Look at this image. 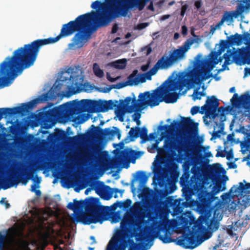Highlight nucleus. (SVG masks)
<instances>
[{"instance_id":"nucleus-40","label":"nucleus","mask_w":250,"mask_h":250,"mask_svg":"<svg viewBox=\"0 0 250 250\" xmlns=\"http://www.w3.org/2000/svg\"><path fill=\"white\" fill-rule=\"evenodd\" d=\"M58 110L57 107L49 109L44 113V117L47 119H51L54 117V110Z\"/></svg>"},{"instance_id":"nucleus-37","label":"nucleus","mask_w":250,"mask_h":250,"mask_svg":"<svg viewBox=\"0 0 250 250\" xmlns=\"http://www.w3.org/2000/svg\"><path fill=\"white\" fill-rule=\"evenodd\" d=\"M240 98L238 96V94L235 93L233 95V97L230 99V102L233 106H237V105H245V103H241L238 99Z\"/></svg>"},{"instance_id":"nucleus-41","label":"nucleus","mask_w":250,"mask_h":250,"mask_svg":"<svg viewBox=\"0 0 250 250\" xmlns=\"http://www.w3.org/2000/svg\"><path fill=\"white\" fill-rule=\"evenodd\" d=\"M39 187V185H36V184H33L31 186V191L35 192L37 196L41 195V191L40 190L36 189V188H38Z\"/></svg>"},{"instance_id":"nucleus-48","label":"nucleus","mask_w":250,"mask_h":250,"mask_svg":"<svg viewBox=\"0 0 250 250\" xmlns=\"http://www.w3.org/2000/svg\"><path fill=\"white\" fill-rule=\"evenodd\" d=\"M197 95H199V97H195L194 98V101H196V100H200L202 96H205L206 95V93L204 92H196Z\"/></svg>"},{"instance_id":"nucleus-57","label":"nucleus","mask_w":250,"mask_h":250,"mask_svg":"<svg viewBox=\"0 0 250 250\" xmlns=\"http://www.w3.org/2000/svg\"><path fill=\"white\" fill-rule=\"evenodd\" d=\"M148 23H141L139 25V29H143V28H144L145 27H146L147 25H148Z\"/></svg>"},{"instance_id":"nucleus-64","label":"nucleus","mask_w":250,"mask_h":250,"mask_svg":"<svg viewBox=\"0 0 250 250\" xmlns=\"http://www.w3.org/2000/svg\"><path fill=\"white\" fill-rule=\"evenodd\" d=\"M148 69V65H143L141 66V70L143 71H146Z\"/></svg>"},{"instance_id":"nucleus-16","label":"nucleus","mask_w":250,"mask_h":250,"mask_svg":"<svg viewBox=\"0 0 250 250\" xmlns=\"http://www.w3.org/2000/svg\"><path fill=\"white\" fill-rule=\"evenodd\" d=\"M77 105L88 108L92 112L101 111V102L84 99L77 102Z\"/></svg>"},{"instance_id":"nucleus-18","label":"nucleus","mask_w":250,"mask_h":250,"mask_svg":"<svg viewBox=\"0 0 250 250\" xmlns=\"http://www.w3.org/2000/svg\"><path fill=\"white\" fill-rule=\"evenodd\" d=\"M250 8V4L247 3L245 5L243 4L239 5L237 9L238 11L233 12V13L226 12L224 15V18L225 21H230L232 20L233 17L237 18L239 15L242 13L245 9Z\"/></svg>"},{"instance_id":"nucleus-43","label":"nucleus","mask_w":250,"mask_h":250,"mask_svg":"<svg viewBox=\"0 0 250 250\" xmlns=\"http://www.w3.org/2000/svg\"><path fill=\"white\" fill-rule=\"evenodd\" d=\"M200 112V107L197 106H193L190 110V113L194 115Z\"/></svg>"},{"instance_id":"nucleus-5","label":"nucleus","mask_w":250,"mask_h":250,"mask_svg":"<svg viewBox=\"0 0 250 250\" xmlns=\"http://www.w3.org/2000/svg\"><path fill=\"white\" fill-rule=\"evenodd\" d=\"M75 203V210L85 208L87 213L82 216V221L85 225L96 224L103 222L106 220L104 214L105 207L100 205L99 199L92 197H88L85 200H73Z\"/></svg>"},{"instance_id":"nucleus-33","label":"nucleus","mask_w":250,"mask_h":250,"mask_svg":"<svg viewBox=\"0 0 250 250\" xmlns=\"http://www.w3.org/2000/svg\"><path fill=\"white\" fill-rule=\"evenodd\" d=\"M93 71L97 77L99 78H102L104 76V72L101 69L99 65L97 63H94L93 65Z\"/></svg>"},{"instance_id":"nucleus-27","label":"nucleus","mask_w":250,"mask_h":250,"mask_svg":"<svg viewBox=\"0 0 250 250\" xmlns=\"http://www.w3.org/2000/svg\"><path fill=\"white\" fill-rule=\"evenodd\" d=\"M242 225L240 222L237 221L234 225L229 226L227 231L228 233L231 236H235L238 235L241 231Z\"/></svg>"},{"instance_id":"nucleus-63","label":"nucleus","mask_w":250,"mask_h":250,"mask_svg":"<svg viewBox=\"0 0 250 250\" xmlns=\"http://www.w3.org/2000/svg\"><path fill=\"white\" fill-rule=\"evenodd\" d=\"M216 157H224L225 154L222 152H218L217 153V154H216Z\"/></svg>"},{"instance_id":"nucleus-30","label":"nucleus","mask_w":250,"mask_h":250,"mask_svg":"<svg viewBox=\"0 0 250 250\" xmlns=\"http://www.w3.org/2000/svg\"><path fill=\"white\" fill-rule=\"evenodd\" d=\"M112 65L116 68L122 69L125 68L126 65V60L125 59H121L114 62Z\"/></svg>"},{"instance_id":"nucleus-56","label":"nucleus","mask_w":250,"mask_h":250,"mask_svg":"<svg viewBox=\"0 0 250 250\" xmlns=\"http://www.w3.org/2000/svg\"><path fill=\"white\" fill-rule=\"evenodd\" d=\"M144 75H145V77H146V80L147 79V80H150L151 79V76L152 75H151V74H150L148 72L146 73H144Z\"/></svg>"},{"instance_id":"nucleus-14","label":"nucleus","mask_w":250,"mask_h":250,"mask_svg":"<svg viewBox=\"0 0 250 250\" xmlns=\"http://www.w3.org/2000/svg\"><path fill=\"white\" fill-rule=\"evenodd\" d=\"M193 232L191 235L188 234L184 235L181 238L178 239L176 244L185 249H193L200 245L204 240L197 239L198 238Z\"/></svg>"},{"instance_id":"nucleus-50","label":"nucleus","mask_w":250,"mask_h":250,"mask_svg":"<svg viewBox=\"0 0 250 250\" xmlns=\"http://www.w3.org/2000/svg\"><path fill=\"white\" fill-rule=\"evenodd\" d=\"M67 208L69 209L75 211V203H74V202L73 203H69L67 206Z\"/></svg>"},{"instance_id":"nucleus-51","label":"nucleus","mask_w":250,"mask_h":250,"mask_svg":"<svg viewBox=\"0 0 250 250\" xmlns=\"http://www.w3.org/2000/svg\"><path fill=\"white\" fill-rule=\"evenodd\" d=\"M182 34L184 36H186L188 34V28L186 25H183L182 26Z\"/></svg>"},{"instance_id":"nucleus-29","label":"nucleus","mask_w":250,"mask_h":250,"mask_svg":"<svg viewBox=\"0 0 250 250\" xmlns=\"http://www.w3.org/2000/svg\"><path fill=\"white\" fill-rule=\"evenodd\" d=\"M212 190L209 191L212 195L213 198L214 196L218 194L219 192L224 190L226 189L225 186L222 187L221 182H216L213 186H212Z\"/></svg>"},{"instance_id":"nucleus-35","label":"nucleus","mask_w":250,"mask_h":250,"mask_svg":"<svg viewBox=\"0 0 250 250\" xmlns=\"http://www.w3.org/2000/svg\"><path fill=\"white\" fill-rule=\"evenodd\" d=\"M244 63L250 64V49L247 50L241 55Z\"/></svg>"},{"instance_id":"nucleus-49","label":"nucleus","mask_w":250,"mask_h":250,"mask_svg":"<svg viewBox=\"0 0 250 250\" xmlns=\"http://www.w3.org/2000/svg\"><path fill=\"white\" fill-rule=\"evenodd\" d=\"M133 120L134 121L139 122V119L141 118L140 113H136L133 115Z\"/></svg>"},{"instance_id":"nucleus-59","label":"nucleus","mask_w":250,"mask_h":250,"mask_svg":"<svg viewBox=\"0 0 250 250\" xmlns=\"http://www.w3.org/2000/svg\"><path fill=\"white\" fill-rule=\"evenodd\" d=\"M186 9H187V6L186 5L182 6V9H181V15L182 16H184V15L185 14Z\"/></svg>"},{"instance_id":"nucleus-42","label":"nucleus","mask_w":250,"mask_h":250,"mask_svg":"<svg viewBox=\"0 0 250 250\" xmlns=\"http://www.w3.org/2000/svg\"><path fill=\"white\" fill-rule=\"evenodd\" d=\"M123 208L125 209H127L129 208L132 203V201L129 199H127L125 201L123 202Z\"/></svg>"},{"instance_id":"nucleus-28","label":"nucleus","mask_w":250,"mask_h":250,"mask_svg":"<svg viewBox=\"0 0 250 250\" xmlns=\"http://www.w3.org/2000/svg\"><path fill=\"white\" fill-rule=\"evenodd\" d=\"M228 39H229V42L231 45H240L243 41V35L238 33L230 35L228 37Z\"/></svg>"},{"instance_id":"nucleus-62","label":"nucleus","mask_w":250,"mask_h":250,"mask_svg":"<svg viewBox=\"0 0 250 250\" xmlns=\"http://www.w3.org/2000/svg\"><path fill=\"white\" fill-rule=\"evenodd\" d=\"M250 189V183H246L245 184V191Z\"/></svg>"},{"instance_id":"nucleus-58","label":"nucleus","mask_w":250,"mask_h":250,"mask_svg":"<svg viewBox=\"0 0 250 250\" xmlns=\"http://www.w3.org/2000/svg\"><path fill=\"white\" fill-rule=\"evenodd\" d=\"M224 110H225L224 107H223V106L218 107H218L217 108V113L218 114V113H219V112L224 111Z\"/></svg>"},{"instance_id":"nucleus-19","label":"nucleus","mask_w":250,"mask_h":250,"mask_svg":"<svg viewBox=\"0 0 250 250\" xmlns=\"http://www.w3.org/2000/svg\"><path fill=\"white\" fill-rule=\"evenodd\" d=\"M137 71H134L133 73L130 74L127 78V82L128 83V85H137L139 84L140 83H144L146 82V77L145 75L144 74H140L139 76H136V73H137Z\"/></svg>"},{"instance_id":"nucleus-4","label":"nucleus","mask_w":250,"mask_h":250,"mask_svg":"<svg viewBox=\"0 0 250 250\" xmlns=\"http://www.w3.org/2000/svg\"><path fill=\"white\" fill-rule=\"evenodd\" d=\"M224 171L223 167L216 164L210 169L209 172L207 170L203 175V177L202 176L196 181L192 180L191 183L185 184L182 189L185 199L188 201L193 195H196L200 207L204 208L209 207L213 201L212 195L208 191L213 185L211 174H219Z\"/></svg>"},{"instance_id":"nucleus-11","label":"nucleus","mask_w":250,"mask_h":250,"mask_svg":"<svg viewBox=\"0 0 250 250\" xmlns=\"http://www.w3.org/2000/svg\"><path fill=\"white\" fill-rule=\"evenodd\" d=\"M148 130L146 126L139 127L138 126L131 128L128 133L127 137L130 138L131 141H134L135 139L140 137L141 139V143H145L151 140H154L156 138L155 133H151L147 135Z\"/></svg>"},{"instance_id":"nucleus-52","label":"nucleus","mask_w":250,"mask_h":250,"mask_svg":"<svg viewBox=\"0 0 250 250\" xmlns=\"http://www.w3.org/2000/svg\"><path fill=\"white\" fill-rule=\"evenodd\" d=\"M118 29H119V27H118V24L116 23H115L112 26L111 33L112 34L116 33L117 32V31L118 30Z\"/></svg>"},{"instance_id":"nucleus-23","label":"nucleus","mask_w":250,"mask_h":250,"mask_svg":"<svg viewBox=\"0 0 250 250\" xmlns=\"http://www.w3.org/2000/svg\"><path fill=\"white\" fill-rule=\"evenodd\" d=\"M164 232V235H161L159 231L157 232L155 235V237L158 238L163 243L165 244L175 241V240L171 238V233L168 229H165Z\"/></svg>"},{"instance_id":"nucleus-15","label":"nucleus","mask_w":250,"mask_h":250,"mask_svg":"<svg viewBox=\"0 0 250 250\" xmlns=\"http://www.w3.org/2000/svg\"><path fill=\"white\" fill-rule=\"evenodd\" d=\"M104 189H101L99 191L101 194L98 192L99 190L98 189H96V193L100 195L101 197L104 200H109L112 196L113 193H115L114 197L115 198H118V193L122 194L124 192V190H120L118 188H112L108 186L104 185Z\"/></svg>"},{"instance_id":"nucleus-44","label":"nucleus","mask_w":250,"mask_h":250,"mask_svg":"<svg viewBox=\"0 0 250 250\" xmlns=\"http://www.w3.org/2000/svg\"><path fill=\"white\" fill-rule=\"evenodd\" d=\"M5 239L6 236L5 235L2 234L0 232V250L2 249Z\"/></svg>"},{"instance_id":"nucleus-26","label":"nucleus","mask_w":250,"mask_h":250,"mask_svg":"<svg viewBox=\"0 0 250 250\" xmlns=\"http://www.w3.org/2000/svg\"><path fill=\"white\" fill-rule=\"evenodd\" d=\"M148 177L143 171H138L135 173V180L139 181V188H143L146 185Z\"/></svg>"},{"instance_id":"nucleus-17","label":"nucleus","mask_w":250,"mask_h":250,"mask_svg":"<svg viewBox=\"0 0 250 250\" xmlns=\"http://www.w3.org/2000/svg\"><path fill=\"white\" fill-rule=\"evenodd\" d=\"M207 171V168L204 167L198 166L196 164L193 165L191 169V172L193 174V175L191 177L190 181L187 184L191 183L192 180L197 181Z\"/></svg>"},{"instance_id":"nucleus-20","label":"nucleus","mask_w":250,"mask_h":250,"mask_svg":"<svg viewBox=\"0 0 250 250\" xmlns=\"http://www.w3.org/2000/svg\"><path fill=\"white\" fill-rule=\"evenodd\" d=\"M146 207L141 202H136L133 206L132 212L138 217H144L146 215Z\"/></svg>"},{"instance_id":"nucleus-22","label":"nucleus","mask_w":250,"mask_h":250,"mask_svg":"<svg viewBox=\"0 0 250 250\" xmlns=\"http://www.w3.org/2000/svg\"><path fill=\"white\" fill-rule=\"evenodd\" d=\"M90 128L93 129V132H95L97 131H100L102 134L105 136H109L113 137L116 135L117 133V129H118L117 127H113V129H110L109 128H106L104 129H102L99 127H96L94 125H92Z\"/></svg>"},{"instance_id":"nucleus-45","label":"nucleus","mask_w":250,"mask_h":250,"mask_svg":"<svg viewBox=\"0 0 250 250\" xmlns=\"http://www.w3.org/2000/svg\"><path fill=\"white\" fill-rule=\"evenodd\" d=\"M243 35V41L247 42H250V33L249 32H245Z\"/></svg>"},{"instance_id":"nucleus-9","label":"nucleus","mask_w":250,"mask_h":250,"mask_svg":"<svg viewBox=\"0 0 250 250\" xmlns=\"http://www.w3.org/2000/svg\"><path fill=\"white\" fill-rule=\"evenodd\" d=\"M181 121L174 120L170 125H159L158 129L160 131H174L180 128L183 132L189 133L197 128V123H195L190 118L181 117Z\"/></svg>"},{"instance_id":"nucleus-38","label":"nucleus","mask_w":250,"mask_h":250,"mask_svg":"<svg viewBox=\"0 0 250 250\" xmlns=\"http://www.w3.org/2000/svg\"><path fill=\"white\" fill-rule=\"evenodd\" d=\"M238 100L241 103H245V104H247L250 102V95L248 93L241 95Z\"/></svg>"},{"instance_id":"nucleus-46","label":"nucleus","mask_w":250,"mask_h":250,"mask_svg":"<svg viewBox=\"0 0 250 250\" xmlns=\"http://www.w3.org/2000/svg\"><path fill=\"white\" fill-rule=\"evenodd\" d=\"M152 0H149L146 3H147L149 1H150L149 4L148 5V6L147 7V9L148 10H150V11H154V5H153V2Z\"/></svg>"},{"instance_id":"nucleus-3","label":"nucleus","mask_w":250,"mask_h":250,"mask_svg":"<svg viewBox=\"0 0 250 250\" xmlns=\"http://www.w3.org/2000/svg\"><path fill=\"white\" fill-rule=\"evenodd\" d=\"M12 56L6 57L4 60L0 63V87L7 86L18 76V73H21L23 70H20L18 67L12 66ZM47 94H43L31 101L22 103L21 106L12 108H0V121L4 115L12 116L16 114L24 115L29 110L33 109L36 105L45 100Z\"/></svg>"},{"instance_id":"nucleus-60","label":"nucleus","mask_w":250,"mask_h":250,"mask_svg":"<svg viewBox=\"0 0 250 250\" xmlns=\"http://www.w3.org/2000/svg\"><path fill=\"white\" fill-rule=\"evenodd\" d=\"M116 204L117 205V207H118L120 208H123V201H118L116 203Z\"/></svg>"},{"instance_id":"nucleus-12","label":"nucleus","mask_w":250,"mask_h":250,"mask_svg":"<svg viewBox=\"0 0 250 250\" xmlns=\"http://www.w3.org/2000/svg\"><path fill=\"white\" fill-rule=\"evenodd\" d=\"M219 105V100L214 96L208 97L206 104L201 107L200 113H204L210 118L214 119L217 116V108Z\"/></svg>"},{"instance_id":"nucleus-2","label":"nucleus","mask_w":250,"mask_h":250,"mask_svg":"<svg viewBox=\"0 0 250 250\" xmlns=\"http://www.w3.org/2000/svg\"><path fill=\"white\" fill-rule=\"evenodd\" d=\"M212 69V66L209 69L194 68L188 72H179L177 79H167L152 93L149 91L140 93V98H148L150 107L157 106L163 102L167 104L174 103L178 98V94L174 91L182 90L192 83H198L208 80L212 76L210 72Z\"/></svg>"},{"instance_id":"nucleus-21","label":"nucleus","mask_w":250,"mask_h":250,"mask_svg":"<svg viewBox=\"0 0 250 250\" xmlns=\"http://www.w3.org/2000/svg\"><path fill=\"white\" fill-rule=\"evenodd\" d=\"M172 147L178 151L179 157L181 159H184L186 155L188 156L191 152L190 148L187 146H184L181 143L179 144H174Z\"/></svg>"},{"instance_id":"nucleus-25","label":"nucleus","mask_w":250,"mask_h":250,"mask_svg":"<svg viewBox=\"0 0 250 250\" xmlns=\"http://www.w3.org/2000/svg\"><path fill=\"white\" fill-rule=\"evenodd\" d=\"M63 111H65L67 113L71 115H76L79 112V109L77 106H73L71 104L67 102L60 106Z\"/></svg>"},{"instance_id":"nucleus-7","label":"nucleus","mask_w":250,"mask_h":250,"mask_svg":"<svg viewBox=\"0 0 250 250\" xmlns=\"http://www.w3.org/2000/svg\"><path fill=\"white\" fill-rule=\"evenodd\" d=\"M133 98L130 97H126L125 100H120L119 109L116 111V114L118 117L119 120L121 122L124 121V116L126 112L131 113L134 111L141 112L146 106H149V99L145 97L140 98L136 100L134 94Z\"/></svg>"},{"instance_id":"nucleus-8","label":"nucleus","mask_w":250,"mask_h":250,"mask_svg":"<svg viewBox=\"0 0 250 250\" xmlns=\"http://www.w3.org/2000/svg\"><path fill=\"white\" fill-rule=\"evenodd\" d=\"M217 209L214 211L213 217L210 218V215H201L194 223L193 226V232L198 237L203 235L204 240L208 239L212 232L218 229L219 223L214 219Z\"/></svg>"},{"instance_id":"nucleus-61","label":"nucleus","mask_w":250,"mask_h":250,"mask_svg":"<svg viewBox=\"0 0 250 250\" xmlns=\"http://www.w3.org/2000/svg\"><path fill=\"white\" fill-rule=\"evenodd\" d=\"M116 135H117V137H118V139L120 140L121 137V134L120 132V130L119 128L117 129V133H116Z\"/></svg>"},{"instance_id":"nucleus-54","label":"nucleus","mask_w":250,"mask_h":250,"mask_svg":"<svg viewBox=\"0 0 250 250\" xmlns=\"http://www.w3.org/2000/svg\"><path fill=\"white\" fill-rule=\"evenodd\" d=\"M202 3L201 0H196L194 3V5L197 9H199L202 6Z\"/></svg>"},{"instance_id":"nucleus-1","label":"nucleus","mask_w":250,"mask_h":250,"mask_svg":"<svg viewBox=\"0 0 250 250\" xmlns=\"http://www.w3.org/2000/svg\"><path fill=\"white\" fill-rule=\"evenodd\" d=\"M93 14L94 12H92L80 15L75 20L63 24L56 37L38 39L15 50L12 55V66H17L21 70L30 67L34 64L42 46L54 43L62 38L71 36L75 32L77 33L72 38V44L79 48L82 47L95 31L90 22Z\"/></svg>"},{"instance_id":"nucleus-13","label":"nucleus","mask_w":250,"mask_h":250,"mask_svg":"<svg viewBox=\"0 0 250 250\" xmlns=\"http://www.w3.org/2000/svg\"><path fill=\"white\" fill-rule=\"evenodd\" d=\"M142 152L140 151H135L132 149H126L121 152L120 156L113 160L111 162V167H116L125 162L127 158L132 159V163H135V160L140 157Z\"/></svg>"},{"instance_id":"nucleus-24","label":"nucleus","mask_w":250,"mask_h":250,"mask_svg":"<svg viewBox=\"0 0 250 250\" xmlns=\"http://www.w3.org/2000/svg\"><path fill=\"white\" fill-rule=\"evenodd\" d=\"M118 102L115 101L114 102L111 100L101 102V112L107 111L109 110L113 109L114 107L119 108Z\"/></svg>"},{"instance_id":"nucleus-32","label":"nucleus","mask_w":250,"mask_h":250,"mask_svg":"<svg viewBox=\"0 0 250 250\" xmlns=\"http://www.w3.org/2000/svg\"><path fill=\"white\" fill-rule=\"evenodd\" d=\"M233 53L231 49H228L227 52L223 55V58L225 59V65H229L232 62L231 58Z\"/></svg>"},{"instance_id":"nucleus-55","label":"nucleus","mask_w":250,"mask_h":250,"mask_svg":"<svg viewBox=\"0 0 250 250\" xmlns=\"http://www.w3.org/2000/svg\"><path fill=\"white\" fill-rule=\"evenodd\" d=\"M181 222L182 223L185 224V225H187L188 223V219H186L185 217H182L181 219Z\"/></svg>"},{"instance_id":"nucleus-53","label":"nucleus","mask_w":250,"mask_h":250,"mask_svg":"<svg viewBox=\"0 0 250 250\" xmlns=\"http://www.w3.org/2000/svg\"><path fill=\"white\" fill-rule=\"evenodd\" d=\"M227 153V159L228 160H229L233 158V153L231 150H230Z\"/></svg>"},{"instance_id":"nucleus-36","label":"nucleus","mask_w":250,"mask_h":250,"mask_svg":"<svg viewBox=\"0 0 250 250\" xmlns=\"http://www.w3.org/2000/svg\"><path fill=\"white\" fill-rule=\"evenodd\" d=\"M220 50L224 51L226 48H229L230 46H232L229 42V39H227V40H221L220 42Z\"/></svg>"},{"instance_id":"nucleus-39","label":"nucleus","mask_w":250,"mask_h":250,"mask_svg":"<svg viewBox=\"0 0 250 250\" xmlns=\"http://www.w3.org/2000/svg\"><path fill=\"white\" fill-rule=\"evenodd\" d=\"M158 142H156L155 143L153 144L150 147H147V150L149 152L153 153L154 151L153 150L155 149H157L158 153L159 154H160L161 153V151H163L162 149L158 147Z\"/></svg>"},{"instance_id":"nucleus-34","label":"nucleus","mask_w":250,"mask_h":250,"mask_svg":"<svg viewBox=\"0 0 250 250\" xmlns=\"http://www.w3.org/2000/svg\"><path fill=\"white\" fill-rule=\"evenodd\" d=\"M239 185V186H233L230 189V191L234 193L245 192V184L240 182Z\"/></svg>"},{"instance_id":"nucleus-31","label":"nucleus","mask_w":250,"mask_h":250,"mask_svg":"<svg viewBox=\"0 0 250 250\" xmlns=\"http://www.w3.org/2000/svg\"><path fill=\"white\" fill-rule=\"evenodd\" d=\"M242 149L247 150L250 147V132L246 133V136L243 141L241 142Z\"/></svg>"},{"instance_id":"nucleus-47","label":"nucleus","mask_w":250,"mask_h":250,"mask_svg":"<svg viewBox=\"0 0 250 250\" xmlns=\"http://www.w3.org/2000/svg\"><path fill=\"white\" fill-rule=\"evenodd\" d=\"M190 166H191V164L190 163L185 164L184 165V168L185 171L188 172V173H187L188 178V177L189 176V174L188 173V171H189Z\"/></svg>"},{"instance_id":"nucleus-6","label":"nucleus","mask_w":250,"mask_h":250,"mask_svg":"<svg viewBox=\"0 0 250 250\" xmlns=\"http://www.w3.org/2000/svg\"><path fill=\"white\" fill-rule=\"evenodd\" d=\"M194 43V40H187L182 46L170 51L168 56H163L148 72L155 75L159 69H167L186 58V53Z\"/></svg>"},{"instance_id":"nucleus-10","label":"nucleus","mask_w":250,"mask_h":250,"mask_svg":"<svg viewBox=\"0 0 250 250\" xmlns=\"http://www.w3.org/2000/svg\"><path fill=\"white\" fill-rule=\"evenodd\" d=\"M32 176V174L26 171L22 172L21 174L17 172L14 173L13 175L9 177L7 180L0 182V189L1 188L4 190L6 189L14 186H17L19 183L26 185Z\"/></svg>"}]
</instances>
